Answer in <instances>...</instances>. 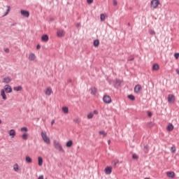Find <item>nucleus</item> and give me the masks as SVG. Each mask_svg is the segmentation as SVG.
<instances>
[{"label": "nucleus", "mask_w": 179, "mask_h": 179, "mask_svg": "<svg viewBox=\"0 0 179 179\" xmlns=\"http://www.w3.org/2000/svg\"><path fill=\"white\" fill-rule=\"evenodd\" d=\"M160 5V1L159 0H152L150 2V6L153 9H157V6Z\"/></svg>", "instance_id": "obj_3"}, {"label": "nucleus", "mask_w": 179, "mask_h": 179, "mask_svg": "<svg viewBox=\"0 0 179 179\" xmlns=\"http://www.w3.org/2000/svg\"><path fill=\"white\" fill-rule=\"evenodd\" d=\"M57 34L58 37H63L64 34H65V32L64 30L57 31Z\"/></svg>", "instance_id": "obj_20"}, {"label": "nucleus", "mask_w": 179, "mask_h": 179, "mask_svg": "<svg viewBox=\"0 0 179 179\" xmlns=\"http://www.w3.org/2000/svg\"><path fill=\"white\" fill-rule=\"evenodd\" d=\"M48 40H49L48 35L45 34V35L42 36L41 41H45V43H47V41H48Z\"/></svg>", "instance_id": "obj_14"}, {"label": "nucleus", "mask_w": 179, "mask_h": 179, "mask_svg": "<svg viewBox=\"0 0 179 179\" xmlns=\"http://www.w3.org/2000/svg\"><path fill=\"white\" fill-rule=\"evenodd\" d=\"M4 90L6 92V93H12V87H10L9 85H6L4 86Z\"/></svg>", "instance_id": "obj_8"}, {"label": "nucleus", "mask_w": 179, "mask_h": 179, "mask_svg": "<svg viewBox=\"0 0 179 179\" xmlns=\"http://www.w3.org/2000/svg\"><path fill=\"white\" fill-rule=\"evenodd\" d=\"M100 19L101 22H104V20H106V15L104 14H101Z\"/></svg>", "instance_id": "obj_29"}, {"label": "nucleus", "mask_w": 179, "mask_h": 179, "mask_svg": "<svg viewBox=\"0 0 179 179\" xmlns=\"http://www.w3.org/2000/svg\"><path fill=\"white\" fill-rule=\"evenodd\" d=\"M45 179H48V178H45Z\"/></svg>", "instance_id": "obj_59"}, {"label": "nucleus", "mask_w": 179, "mask_h": 179, "mask_svg": "<svg viewBox=\"0 0 179 179\" xmlns=\"http://www.w3.org/2000/svg\"><path fill=\"white\" fill-rule=\"evenodd\" d=\"M41 136L43 139L45 143H47V145H50V143H51V140L50 139V137L47 136V131H41Z\"/></svg>", "instance_id": "obj_1"}, {"label": "nucleus", "mask_w": 179, "mask_h": 179, "mask_svg": "<svg viewBox=\"0 0 179 179\" xmlns=\"http://www.w3.org/2000/svg\"><path fill=\"white\" fill-rule=\"evenodd\" d=\"M66 145L67 148H71V146L73 145V141H72V140H69L66 142Z\"/></svg>", "instance_id": "obj_18"}, {"label": "nucleus", "mask_w": 179, "mask_h": 179, "mask_svg": "<svg viewBox=\"0 0 179 179\" xmlns=\"http://www.w3.org/2000/svg\"><path fill=\"white\" fill-rule=\"evenodd\" d=\"M76 26L77 27H80V23H78Z\"/></svg>", "instance_id": "obj_51"}, {"label": "nucleus", "mask_w": 179, "mask_h": 179, "mask_svg": "<svg viewBox=\"0 0 179 179\" xmlns=\"http://www.w3.org/2000/svg\"><path fill=\"white\" fill-rule=\"evenodd\" d=\"M62 111L64 113V114H68L69 113V109L66 106H64L62 108Z\"/></svg>", "instance_id": "obj_24"}, {"label": "nucleus", "mask_w": 179, "mask_h": 179, "mask_svg": "<svg viewBox=\"0 0 179 179\" xmlns=\"http://www.w3.org/2000/svg\"><path fill=\"white\" fill-rule=\"evenodd\" d=\"M38 179H44V176H40Z\"/></svg>", "instance_id": "obj_44"}, {"label": "nucleus", "mask_w": 179, "mask_h": 179, "mask_svg": "<svg viewBox=\"0 0 179 179\" xmlns=\"http://www.w3.org/2000/svg\"><path fill=\"white\" fill-rule=\"evenodd\" d=\"M1 96L3 100H7L8 97L6 96V94H5V90H1Z\"/></svg>", "instance_id": "obj_11"}, {"label": "nucleus", "mask_w": 179, "mask_h": 179, "mask_svg": "<svg viewBox=\"0 0 179 179\" xmlns=\"http://www.w3.org/2000/svg\"><path fill=\"white\" fill-rule=\"evenodd\" d=\"M54 146L57 150H59V152H64V148H62V145L59 143V142L55 141H54Z\"/></svg>", "instance_id": "obj_2"}, {"label": "nucleus", "mask_w": 179, "mask_h": 179, "mask_svg": "<svg viewBox=\"0 0 179 179\" xmlns=\"http://www.w3.org/2000/svg\"><path fill=\"white\" fill-rule=\"evenodd\" d=\"M21 131H23V128H21Z\"/></svg>", "instance_id": "obj_57"}, {"label": "nucleus", "mask_w": 179, "mask_h": 179, "mask_svg": "<svg viewBox=\"0 0 179 179\" xmlns=\"http://www.w3.org/2000/svg\"><path fill=\"white\" fill-rule=\"evenodd\" d=\"M94 114H99V111H97V110H94Z\"/></svg>", "instance_id": "obj_50"}, {"label": "nucleus", "mask_w": 179, "mask_h": 179, "mask_svg": "<svg viewBox=\"0 0 179 179\" xmlns=\"http://www.w3.org/2000/svg\"><path fill=\"white\" fill-rule=\"evenodd\" d=\"M148 117H152V112H148Z\"/></svg>", "instance_id": "obj_45"}, {"label": "nucleus", "mask_w": 179, "mask_h": 179, "mask_svg": "<svg viewBox=\"0 0 179 179\" xmlns=\"http://www.w3.org/2000/svg\"><path fill=\"white\" fill-rule=\"evenodd\" d=\"M2 124V120H0V125Z\"/></svg>", "instance_id": "obj_55"}, {"label": "nucleus", "mask_w": 179, "mask_h": 179, "mask_svg": "<svg viewBox=\"0 0 179 179\" xmlns=\"http://www.w3.org/2000/svg\"><path fill=\"white\" fill-rule=\"evenodd\" d=\"M73 122H76V124H79V122H80V120H79V118H76L73 120Z\"/></svg>", "instance_id": "obj_36"}, {"label": "nucleus", "mask_w": 179, "mask_h": 179, "mask_svg": "<svg viewBox=\"0 0 179 179\" xmlns=\"http://www.w3.org/2000/svg\"><path fill=\"white\" fill-rule=\"evenodd\" d=\"M52 93V89H51V87H48L45 90V94H46V96H51V94Z\"/></svg>", "instance_id": "obj_12"}, {"label": "nucleus", "mask_w": 179, "mask_h": 179, "mask_svg": "<svg viewBox=\"0 0 179 179\" xmlns=\"http://www.w3.org/2000/svg\"><path fill=\"white\" fill-rule=\"evenodd\" d=\"M41 48V46L40 45H37V46H36L37 50H40Z\"/></svg>", "instance_id": "obj_48"}, {"label": "nucleus", "mask_w": 179, "mask_h": 179, "mask_svg": "<svg viewBox=\"0 0 179 179\" xmlns=\"http://www.w3.org/2000/svg\"><path fill=\"white\" fill-rule=\"evenodd\" d=\"M166 176L169 178H174L176 177V173L174 171H167Z\"/></svg>", "instance_id": "obj_7"}, {"label": "nucleus", "mask_w": 179, "mask_h": 179, "mask_svg": "<svg viewBox=\"0 0 179 179\" xmlns=\"http://www.w3.org/2000/svg\"><path fill=\"white\" fill-rule=\"evenodd\" d=\"M132 157H133V159H138V155H136V154H134L132 155Z\"/></svg>", "instance_id": "obj_40"}, {"label": "nucleus", "mask_w": 179, "mask_h": 179, "mask_svg": "<svg viewBox=\"0 0 179 179\" xmlns=\"http://www.w3.org/2000/svg\"><path fill=\"white\" fill-rule=\"evenodd\" d=\"M4 51H5V52H6L7 54H8V52H9V49H8V48H6V49H4Z\"/></svg>", "instance_id": "obj_43"}, {"label": "nucleus", "mask_w": 179, "mask_h": 179, "mask_svg": "<svg viewBox=\"0 0 179 179\" xmlns=\"http://www.w3.org/2000/svg\"><path fill=\"white\" fill-rule=\"evenodd\" d=\"M99 135H103V136H106L107 133H106L104 131H99Z\"/></svg>", "instance_id": "obj_33"}, {"label": "nucleus", "mask_w": 179, "mask_h": 179, "mask_svg": "<svg viewBox=\"0 0 179 179\" xmlns=\"http://www.w3.org/2000/svg\"><path fill=\"white\" fill-rule=\"evenodd\" d=\"M127 24H128V26H131V24L129 22Z\"/></svg>", "instance_id": "obj_56"}, {"label": "nucleus", "mask_w": 179, "mask_h": 179, "mask_svg": "<svg viewBox=\"0 0 179 179\" xmlns=\"http://www.w3.org/2000/svg\"><path fill=\"white\" fill-rule=\"evenodd\" d=\"M103 101L106 103V104H110L111 103V97L108 95H105L103 98Z\"/></svg>", "instance_id": "obj_6"}, {"label": "nucleus", "mask_w": 179, "mask_h": 179, "mask_svg": "<svg viewBox=\"0 0 179 179\" xmlns=\"http://www.w3.org/2000/svg\"><path fill=\"white\" fill-rule=\"evenodd\" d=\"M105 173H106L107 175L110 174L111 173H113V168L111 166H107L105 170Z\"/></svg>", "instance_id": "obj_9"}, {"label": "nucleus", "mask_w": 179, "mask_h": 179, "mask_svg": "<svg viewBox=\"0 0 179 179\" xmlns=\"http://www.w3.org/2000/svg\"><path fill=\"white\" fill-rule=\"evenodd\" d=\"M13 170L14 171H16V173H18V171H20V167L17 164H15L13 165Z\"/></svg>", "instance_id": "obj_13"}, {"label": "nucleus", "mask_w": 179, "mask_h": 179, "mask_svg": "<svg viewBox=\"0 0 179 179\" xmlns=\"http://www.w3.org/2000/svg\"><path fill=\"white\" fill-rule=\"evenodd\" d=\"M144 179H149L148 178H144Z\"/></svg>", "instance_id": "obj_58"}, {"label": "nucleus", "mask_w": 179, "mask_h": 179, "mask_svg": "<svg viewBox=\"0 0 179 179\" xmlns=\"http://www.w3.org/2000/svg\"><path fill=\"white\" fill-rule=\"evenodd\" d=\"M117 5H118L117 0H113V6H117Z\"/></svg>", "instance_id": "obj_37"}, {"label": "nucleus", "mask_w": 179, "mask_h": 179, "mask_svg": "<svg viewBox=\"0 0 179 179\" xmlns=\"http://www.w3.org/2000/svg\"><path fill=\"white\" fill-rule=\"evenodd\" d=\"M93 113H90L87 115V118L88 120H92V118H93Z\"/></svg>", "instance_id": "obj_32"}, {"label": "nucleus", "mask_w": 179, "mask_h": 179, "mask_svg": "<svg viewBox=\"0 0 179 179\" xmlns=\"http://www.w3.org/2000/svg\"><path fill=\"white\" fill-rule=\"evenodd\" d=\"M22 89V86H18V87H15L13 88V90H15V92H20Z\"/></svg>", "instance_id": "obj_27"}, {"label": "nucleus", "mask_w": 179, "mask_h": 179, "mask_svg": "<svg viewBox=\"0 0 179 179\" xmlns=\"http://www.w3.org/2000/svg\"><path fill=\"white\" fill-rule=\"evenodd\" d=\"M167 131H169V132L173 131V129H174V126L173 125V124H169L167 127H166Z\"/></svg>", "instance_id": "obj_17"}, {"label": "nucleus", "mask_w": 179, "mask_h": 179, "mask_svg": "<svg viewBox=\"0 0 179 179\" xmlns=\"http://www.w3.org/2000/svg\"><path fill=\"white\" fill-rule=\"evenodd\" d=\"M128 99H129V100H131V101H135V96L132 94L128 95Z\"/></svg>", "instance_id": "obj_28"}, {"label": "nucleus", "mask_w": 179, "mask_h": 179, "mask_svg": "<svg viewBox=\"0 0 179 179\" xmlns=\"http://www.w3.org/2000/svg\"><path fill=\"white\" fill-rule=\"evenodd\" d=\"M152 126H153V123H152V122H148V127L149 128H152Z\"/></svg>", "instance_id": "obj_38"}, {"label": "nucleus", "mask_w": 179, "mask_h": 179, "mask_svg": "<svg viewBox=\"0 0 179 179\" xmlns=\"http://www.w3.org/2000/svg\"><path fill=\"white\" fill-rule=\"evenodd\" d=\"M135 59V58H131V59H128V61H134Z\"/></svg>", "instance_id": "obj_49"}, {"label": "nucleus", "mask_w": 179, "mask_h": 179, "mask_svg": "<svg viewBox=\"0 0 179 179\" xmlns=\"http://www.w3.org/2000/svg\"><path fill=\"white\" fill-rule=\"evenodd\" d=\"M29 138V134L27 133H24L23 134V140L26 141Z\"/></svg>", "instance_id": "obj_31"}, {"label": "nucleus", "mask_w": 179, "mask_h": 179, "mask_svg": "<svg viewBox=\"0 0 179 179\" xmlns=\"http://www.w3.org/2000/svg\"><path fill=\"white\" fill-rule=\"evenodd\" d=\"M159 68L158 64H154L152 66V71H159Z\"/></svg>", "instance_id": "obj_22"}, {"label": "nucleus", "mask_w": 179, "mask_h": 179, "mask_svg": "<svg viewBox=\"0 0 179 179\" xmlns=\"http://www.w3.org/2000/svg\"><path fill=\"white\" fill-rule=\"evenodd\" d=\"M144 152H145V153H148V152H149V145H144Z\"/></svg>", "instance_id": "obj_30"}, {"label": "nucleus", "mask_w": 179, "mask_h": 179, "mask_svg": "<svg viewBox=\"0 0 179 179\" xmlns=\"http://www.w3.org/2000/svg\"><path fill=\"white\" fill-rule=\"evenodd\" d=\"M7 8H8V10H7L6 15H8V13H9V10H10V6H8Z\"/></svg>", "instance_id": "obj_42"}, {"label": "nucleus", "mask_w": 179, "mask_h": 179, "mask_svg": "<svg viewBox=\"0 0 179 179\" xmlns=\"http://www.w3.org/2000/svg\"><path fill=\"white\" fill-rule=\"evenodd\" d=\"M174 57H175L176 59H178V58H179V53H175Z\"/></svg>", "instance_id": "obj_39"}, {"label": "nucleus", "mask_w": 179, "mask_h": 179, "mask_svg": "<svg viewBox=\"0 0 179 179\" xmlns=\"http://www.w3.org/2000/svg\"><path fill=\"white\" fill-rule=\"evenodd\" d=\"M8 134L12 138H13L16 136V131H15V129H11L8 131Z\"/></svg>", "instance_id": "obj_10"}, {"label": "nucleus", "mask_w": 179, "mask_h": 179, "mask_svg": "<svg viewBox=\"0 0 179 179\" xmlns=\"http://www.w3.org/2000/svg\"><path fill=\"white\" fill-rule=\"evenodd\" d=\"M54 124H55V120H52L51 122V125H54Z\"/></svg>", "instance_id": "obj_46"}, {"label": "nucleus", "mask_w": 179, "mask_h": 179, "mask_svg": "<svg viewBox=\"0 0 179 179\" xmlns=\"http://www.w3.org/2000/svg\"><path fill=\"white\" fill-rule=\"evenodd\" d=\"M3 82L4 83H10V82H12V79L9 77H7V78H3Z\"/></svg>", "instance_id": "obj_19"}, {"label": "nucleus", "mask_w": 179, "mask_h": 179, "mask_svg": "<svg viewBox=\"0 0 179 179\" xmlns=\"http://www.w3.org/2000/svg\"><path fill=\"white\" fill-rule=\"evenodd\" d=\"M25 162H27V163H32L33 159H31V157L29 156H27L25 158Z\"/></svg>", "instance_id": "obj_25"}, {"label": "nucleus", "mask_w": 179, "mask_h": 179, "mask_svg": "<svg viewBox=\"0 0 179 179\" xmlns=\"http://www.w3.org/2000/svg\"><path fill=\"white\" fill-rule=\"evenodd\" d=\"M20 13H21V15H23V10H20Z\"/></svg>", "instance_id": "obj_54"}, {"label": "nucleus", "mask_w": 179, "mask_h": 179, "mask_svg": "<svg viewBox=\"0 0 179 179\" xmlns=\"http://www.w3.org/2000/svg\"><path fill=\"white\" fill-rule=\"evenodd\" d=\"M176 73H178V75H179V70L176 69Z\"/></svg>", "instance_id": "obj_52"}, {"label": "nucleus", "mask_w": 179, "mask_h": 179, "mask_svg": "<svg viewBox=\"0 0 179 179\" xmlns=\"http://www.w3.org/2000/svg\"><path fill=\"white\" fill-rule=\"evenodd\" d=\"M29 61H34L36 59V55L34 53H31L29 56Z\"/></svg>", "instance_id": "obj_16"}, {"label": "nucleus", "mask_w": 179, "mask_h": 179, "mask_svg": "<svg viewBox=\"0 0 179 179\" xmlns=\"http://www.w3.org/2000/svg\"><path fill=\"white\" fill-rule=\"evenodd\" d=\"M87 3L91 5V3H93V0H87Z\"/></svg>", "instance_id": "obj_41"}, {"label": "nucleus", "mask_w": 179, "mask_h": 179, "mask_svg": "<svg viewBox=\"0 0 179 179\" xmlns=\"http://www.w3.org/2000/svg\"><path fill=\"white\" fill-rule=\"evenodd\" d=\"M91 94H93L94 96L97 94V88L95 87H91Z\"/></svg>", "instance_id": "obj_15"}, {"label": "nucleus", "mask_w": 179, "mask_h": 179, "mask_svg": "<svg viewBox=\"0 0 179 179\" xmlns=\"http://www.w3.org/2000/svg\"><path fill=\"white\" fill-rule=\"evenodd\" d=\"M149 33L151 36H155L156 34V32L152 29L149 31Z\"/></svg>", "instance_id": "obj_35"}, {"label": "nucleus", "mask_w": 179, "mask_h": 179, "mask_svg": "<svg viewBox=\"0 0 179 179\" xmlns=\"http://www.w3.org/2000/svg\"><path fill=\"white\" fill-rule=\"evenodd\" d=\"M176 101V96L173 94H169L168 95V102L170 103H174Z\"/></svg>", "instance_id": "obj_5"}, {"label": "nucleus", "mask_w": 179, "mask_h": 179, "mask_svg": "<svg viewBox=\"0 0 179 179\" xmlns=\"http://www.w3.org/2000/svg\"><path fill=\"white\" fill-rule=\"evenodd\" d=\"M141 92H142V85L138 84L134 87V93H136V94H139Z\"/></svg>", "instance_id": "obj_4"}, {"label": "nucleus", "mask_w": 179, "mask_h": 179, "mask_svg": "<svg viewBox=\"0 0 179 179\" xmlns=\"http://www.w3.org/2000/svg\"><path fill=\"white\" fill-rule=\"evenodd\" d=\"M23 16L24 17H29L30 16V12L27 10H23Z\"/></svg>", "instance_id": "obj_21"}, {"label": "nucleus", "mask_w": 179, "mask_h": 179, "mask_svg": "<svg viewBox=\"0 0 179 179\" xmlns=\"http://www.w3.org/2000/svg\"><path fill=\"white\" fill-rule=\"evenodd\" d=\"M93 44L95 47H99V45H100V41L99 39H96L94 41Z\"/></svg>", "instance_id": "obj_23"}, {"label": "nucleus", "mask_w": 179, "mask_h": 179, "mask_svg": "<svg viewBox=\"0 0 179 179\" xmlns=\"http://www.w3.org/2000/svg\"><path fill=\"white\" fill-rule=\"evenodd\" d=\"M108 145H110V143H111V141L108 140Z\"/></svg>", "instance_id": "obj_53"}, {"label": "nucleus", "mask_w": 179, "mask_h": 179, "mask_svg": "<svg viewBox=\"0 0 179 179\" xmlns=\"http://www.w3.org/2000/svg\"><path fill=\"white\" fill-rule=\"evenodd\" d=\"M23 131H24L25 132H27V127H23Z\"/></svg>", "instance_id": "obj_47"}, {"label": "nucleus", "mask_w": 179, "mask_h": 179, "mask_svg": "<svg viewBox=\"0 0 179 179\" xmlns=\"http://www.w3.org/2000/svg\"><path fill=\"white\" fill-rule=\"evenodd\" d=\"M38 166H43V157H38Z\"/></svg>", "instance_id": "obj_26"}, {"label": "nucleus", "mask_w": 179, "mask_h": 179, "mask_svg": "<svg viewBox=\"0 0 179 179\" xmlns=\"http://www.w3.org/2000/svg\"><path fill=\"white\" fill-rule=\"evenodd\" d=\"M176 147L172 146V147L171 148V153H176Z\"/></svg>", "instance_id": "obj_34"}]
</instances>
